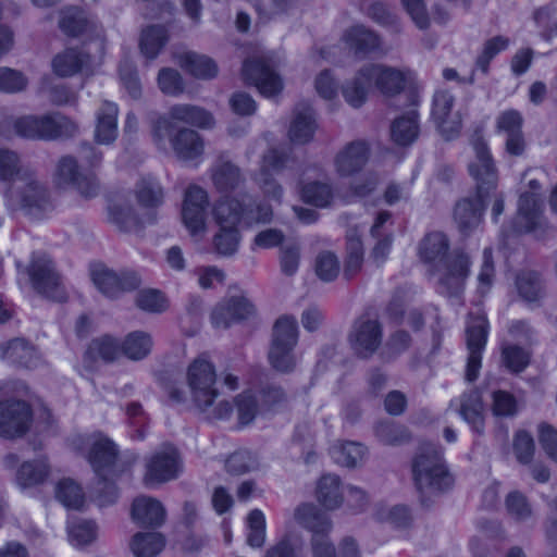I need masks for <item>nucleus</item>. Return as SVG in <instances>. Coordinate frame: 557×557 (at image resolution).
<instances>
[{
	"mask_svg": "<svg viewBox=\"0 0 557 557\" xmlns=\"http://www.w3.org/2000/svg\"><path fill=\"white\" fill-rule=\"evenodd\" d=\"M449 242L442 232L424 236L419 245V256L425 263L442 265L437 292L447 297H459L470 274V259L461 251L448 255Z\"/></svg>",
	"mask_w": 557,
	"mask_h": 557,
	"instance_id": "obj_1",
	"label": "nucleus"
},
{
	"mask_svg": "<svg viewBox=\"0 0 557 557\" xmlns=\"http://www.w3.org/2000/svg\"><path fill=\"white\" fill-rule=\"evenodd\" d=\"M216 373L212 362L207 356L196 358L187 369V383L195 406L210 420L228 419L233 412V406L228 400H220L215 388Z\"/></svg>",
	"mask_w": 557,
	"mask_h": 557,
	"instance_id": "obj_2",
	"label": "nucleus"
},
{
	"mask_svg": "<svg viewBox=\"0 0 557 557\" xmlns=\"http://www.w3.org/2000/svg\"><path fill=\"white\" fill-rule=\"evenodd\" d=\"M412 473L422 503L449 490L454 483L444 462L442 448L434 444L420 447L412 463Z\"/></svg>",
	"mask_w": 557,
	"mask_h": 557,
	"instance_id": "obj_3",
	"label": "nucleus"
},
{
	"mask_svg": "<svg viewBox=\"0 0 557 557\" xmlns=\"http://www.w3.org/2000/svg\"><path fill=\"white\" fill-rule=\"evenodd\" d=\"M116 457L117 448L111 440L102 435L94 437L88 460L99 478L97 496L99 506L111 505L117 499V488L113 483V479L119 475L115 469Z\"/></svg>",
	"mask_w": 557,
	"mask_h": 557,
	"instance_id": "obj_4",
	"label": "nucleus"
},
{
	"mask_svg": "<svg viewBox=\"0 0 557 557\" xmlns=\"http://www.w3.org/2000/svg\"><path fill=\"white\" fill-rule=\"evenodd\" d=\"M16 135L27 139L57 140L74 137L78 125L62 113L25 115L13 122Z\"/></svg>",
	"mask_w": 557,
	"mask_h": 557,
	"instance_id": "obj_5",
	"label": "nucleus"
},
{
	"mask_svg": "<svg viewBox=\"0 0 557 557\" xmlns=\"http://www.w3.org/2000/svg\"><path fill=\"white\" fill-rule=\"evenodd\" d=\"M298 342V325L293 317L278 318L273 326L272 344L269 350L271 366L280 372L294 370L296 359L294 348Z\"/></svg>",
	"mask_w": 557,
	"mask_h": 557,
	"instance_id": "obj_6",
	"label": "nucleus"
},
{
	"mask_svg": "<svg viewBox=\"0 0 557 557\" xmlns=\"http://www.w3.org/2000/svg\"><path fill=\"white\" fill-rule=\"evenodd\" d=\"M183 469L177 448L165 444L145 458L143 483L152 487L175 480Z\"/></svg>",
	"mask_w": 557,
	"mask_h": 557,
	"instance_id": "obj_7",
	"label": "nucleus"
},
{
	"mask_svg": "<svg viewBox=\"0 0 557 557\" xmlns=\"http://www.w3.org/2000/svg\"><path fill=\"white\" fill-rule=\"evenodd\" d=\"M383 324L370 314L357 318L348 333V344L354 355L360 359H370L383 343Z\"/></svg>",
	"mask_w": 557,
	"mask_h": 557,
	"instance_id": "obj_8",
	"label": "nucleus"
},
{
	"mask_svg": "<svg viewBox=\"0 0 557 557\" xmlns=\"http://www.w3.org/2000/svg\"><path fill=\"white\" fill-rule=\"evenodd\" d=\"M474 158L468 164L470 176L475 182L478 196L488 198L493 190L497 189L498 171L486 141L476 136L472 140Z\"/></svg>",
	"mask_w": 557,
	"mask_h": 557,
	"instance_id": "obj_9",
	"label": "nucleus"
},
{
	"mask_svg": "<svg viewBox=\"0 0 557 557\" xmlns=\"http://www.w3.org/2000/svg\"><path fill=\"white\" fill-rule=\"evenodd\" d=\"M28 274L38 294L54 301L65 300L66 293L62 278L55 270L54 262L46 253H33Z\"/></svg>",
	"mask_w": 557,
	"mask_h": 557,
	"instance_id": "obj_10",
	"label": "nucleus"
},
{
	"mask_svg": "<svg viewBox=\"0 0 557 557\" xmlns=\"http://www.w3.org/2000/svg\"><path fill=\"white\" fill-rule=\"evenodd\" d=\"M53 182L60 188H75L86 199L96 197L99 191V183L96 176L91 173L83 172L77 160L69 154L58 160L53 173Z\"/></svg>",
	"mask_w": 557,
	"mask_h": 557,
	"instance_id": "obj_11",
	"label": "nucleus"
},
{
	"mask_svg": "<svg viewBox=\"0 0 557 557\" xmlns=\"http://www.w3.org/2000/svg\"><path fill=\"white\" fill-rule=\"evenodd\" d=\"M208 205L209 196L205 188L195 184L186 188L181 216L185 228L196 240L206 234Z\"/></svg>",
	"mask_w": 557,
	"mask_h": 557,
	"instance_id": "obj_12",
	"label": "nucleus"
},
{
	"mask_svg": "<svg viewBox=\"0 0 557 557\" xmlns=\"http://www.w3.org/2000/svg\"><path fill=\"white\" fill-rule=\"evenodd\" d=\"M11 196L20 209L33 218H40L53 209L50 191L36 178L35 172L16 185L11 190Z\"/></svg>",
	"mask_w": 557,
	"mask_h": 557,
	"instance_id": "obj_13",
	"label": "nucleus"
},
{
	"mask_svg": "<svg viewBox=\"0 0 557 557\" xmlns=\"http://www.w3.org/2000/svg\"><path fill=\"white\" fill-rule=\"evenodd\" d=\"M243 76L267 98L278 95L283 89L282 78L265 57L247 59L243 64Z\"/></svg>",
	"mask_w": 557,
	"mask_h": 557,
	"instance_id": "obj_14",
	"label": "nucleus"
},
{
	"mask_svg": "<svg viewBox=\"0 0 557 557\" xmlns=\"http://www.w3.org/2000/svg\"><path fill=\"white\" fill-rule=\"evenodd\" d=\"M174 122L199 128H210L214 125V119L210 112L197 106L182 103L171 107L166 116L156 121L154 135L169 134L175 128Z\"/></svg>",
	"mask_w": 557,
	"mask_h": 557,
	"instance_id": "obj_15",
	"label": "nucleus"
},
{
	"mask_svg": "<svg viewBox=\"0 0 557 557\" xmlns=\"http://www.w3.org/2000/svg\"><path fill=\"white\" fill-rule=\"evenodd\" d=\"M33 423V410L24 400L0 401V436L15 438L25 435Z\"/></svg>",
	"mask_w": 557,
	"mask_h": 557,
	"instance_id": "obj_16",
	"label": "nucleus"
},
{
	"mask_svg": "<svg viewBox=\"0 0 557 557\" xmlns=\"http://www.w3.org/2000/svg\"><path fill=\"white\" fill-rule=\"evenodd\" d=\"M487 338V321L483 314H470L467 326V346L469 350L466 380L473 382L478 379L481 363L482 351Z\"/></svg>",
	"mask_w": 557,
	"mask_h": 557,
	"instance_id": "obj_17",
	"label": "nucleus"
},
{
	"mask_svg": "<svg viewBox=\"0 0 557 557\" xmlns=\"http://www.w3.org/2000/svg\"><path fill=\"white\" fill-rule=\"evenodd\" d=\"M455 97L447 90H438L433 96L432 119L441 135L446 139H453L461 131V116L454 111Z\"/></svg>",
	"mask_w": 557,
	"mask_h": 557,
	"instance_id": "obj_18",
	"label": "nucleus"
},
{
	"mask_svg": "<svg viewBox=\"0 0 557 557\" xmlns=\"http://www.w3.org/2000/svg\"><path fill=\"white\" fill-rule=\"evenodd\" d=\"M91 277L96 287L109 298H116L140 285V278L135 272L122 271L117 273L104 265L94 268Z\"/></svg>",
	"mask_w": 557,
	"mask_h": 557,
	"instance_id": "obj_19",
	"label": "nucleus"
},
{
	"mask_svg": "<svg viewBox=\"0 0 557 557\" xmlns=\"http://www.w3.org/2000/svg\"><path fill=\"white\" fill-rule=\"evenodd\" d=\"M210 180L220 194H230L246 182L242 169L234 163L227 153H220L209 169Z\"/></svg>",
	"mask_w": 557,
	"mask_h": 557,
	"instance_id": "obj_20",
	"label": "nucleus"
},
{
	"mask_svg": "<svg viewBox=\"0 0 557 557\" xmlns=\"http://www.w3.org/2000/svg\"><path fill=\"white\" fill-rule=\"evenodd\" d=\"M158 139L169 136L175 156L183 161L200 159L205 152V141L200 134L194 129L182 127L169 134L154 135Z\"/></svg>",
	"mask_w": 557,
	"mask_h": 557,
	"instance_id": "obj_21",
	"label": "nucleus"
},
{
	"mask_svg": "<svg viewBox=\"0 0 557 557\" xmlns=\"http://www.w3.org/2000/svg\"><path fill=\"white\" fill-rule=\"evenodd\" d=\"M370 156L369 146L362 140L345 145L334 158L335 172L341 177H349L359 173L367 164Z\"/></svg>",
	"mask_w": 557,
	"mask_h": 557,
	"instance_id": "obj_22",
	"label": "nucleus"
},
{
	"mask_svg": "<svg viewBox=\"0 0 557 557\" xmlns=\"http://www.w3.org/2000/svg\"><path fill=\"white\" fill-rule=\"evenodd\" d=\"M456 401L458 404L457 412L462 420L470 425L473 432L479 435L484 434L485 412L482 394L478 389H470L462 393ZM454 404L455 400H451L450 407Z\"/></svg>",
	"mask_w": 557,
	"mask_h": 557,
	"instance_id": "obj_23",
	"label": "nucleus"
},
{
	"mask_svg": "<svg viewBox=\"0 0 557 557\" xmlns=\"http://www.w3.org/2000/svg\"><path fill=\"white\" fill-rule=\"evenodd\" d=\"M542 201L535 193L522 194L518 201V212L513 228L518 233L533 232L543 226Z\"/></svg>",
	"mask_w": 557,
	"mask_h": 557,
	"instance_id": "obj_24",
	"label": "nucleus"
},
{
	"mask_svg": "<svg viewBox=\"0 0 557 557\" xmlns=\"http://www.w3.org/2000/svg\"><path fill=\"white\" fill-rule=\"evenodd\" d=\"M132 518L140 527L156 529L164 523L166 510L157 498L141 495L133 502Z\"/></svg>",
	"mask_w": 557,
	"mask_h": 557,
	"instance_id": "obj_25",
	"label": "nucleus"
},
{
	"mask_svg": "<svg viewBox=\"0 0 557 557\" xmlns=\"http://www.w3.org/2000/svg\"><path fill=\"white\" fill-rule=\"evenodd\" d=\"M366 70L370 71L372 83L385 96L397 95L405 88L406 73L400 69L369 63Z\"/></svg>",
	"mask_w": 557,
	"mask_h": 557,
	"instance_id": "obj_26",
	"label": "nucleus"
},
{
	"mask_svg": "<svg viewBox=\"0 0 557 557\" xmlns=\"http://www.w3.org/2000/svg\"><path fill=\"white\" fill-rule=\"evenodd\" d=\"M486 199L487 198L481 199L476 194L473 199L466 198L456 205L454 220L461 234L469 235L480 225L485 210Z\"/></svg>",
	"mask_w": 557,
	"mask_h": 557,
	"instance_id": "obj_27",
	"label": "nucleus"
},
{
	"mask_svg": "<svg viewBox=\"0 0 557 557\" xmlns=\"http://www.w3.org/2000/svg\"><path fill=\"white\" fill-rule=\"evenodd\" d=\"M59 26L67 36L76 37L83 33L100 36L102 27L94 18H89L85 11L75 8H64L60 12Z\"/></svg>",
	"mask_w": 557,
	"mask_h": 557,
	"instance_id": "obj_28",
	"label": "nucleus"
},
{
	"mask_svg": "<svg viewBox=\"0 0 557 557\" xmlns=\"http://www.w3.org/2000/svg\"><path fill=\"white\" fill-rule=\"evenodd\" d=\"M315 129V115L311 106L307 102L298 103L288 131L290 141L306 144L312 139Z\"/></svg>",
	"mask_w": 557,
	"mask_h": 557,
	"instance_id": "obj_29",
	"label": "nucleus"
},
{
	"mask_svg": "<svg viewBox=\"0 0 557 557\" xmlns=\"http://www.w3.org/2000/svg\"><path fill=\"white\" fill-rule=\"evenodd\" d=\"M117 106L103 101L96 113L95 140L100 145H110L117 137Z\"/></svg>",
	"mask_w": 557,
	"mask_h": 557,
	"instance_id": "obj_30",
	"label": "nucleus"
},
{
	"mask_svg": "<svg viewBox=\"0 0 557 557\" xmlns=\"http://www.w3.org/2000/svg\"><path fill=\"white\" fill-rule=\"evenodd\" d=\"M372 86L370 71H367L363 65L352 78L342 85V95L350 107L358 109L366 103Z\"/></svg>",
	"mask_w": 557,
	"mask_h": 557,
	"instance_id": "obj_31",
	"label": "nucleus"
},
{
	"mask_svg": "<svg viewBox=\"0 0 557 557\" xmlns=\"http://www.w3.org/2000/svg\"><path fill=\"white\" fill-rule=\"evenodd\" d=\"M318 502L327 510H334L342 506L344 502L343 487L341 479L336 474H323L315 487Z\"/></svg>",
	"mask_w": 557,
	"mask_h": 557,
	"instance_id": "obj_32",
	"label": "nucleus"
},
{
	"mask_svg": "<svg viewBox=\"0 0 557 557\" xmlns=\"http://www.w3.org/2000/svg\"><path fill=\"white\" fill-rule=\"evenodd\" d=\"M109 219L120 231L126 233L138 232L146 223L136 214L134 208L127 203H117L110 207ZM154 220V216L151 214L147 216V223H153Z\"/></svg>",
	"mask_w": 557,
	"mask_h": 557,
	"instance_id": "obj_33",
	"label": "nucleus"
},
{
	"mask_svg": "<svg viewBox=\"0 0 557 557\" xmlns=\"http://www.w3.org/2000/svg\"><path fill=\"white\" fill-rule=\"evenodd\" d=\"M34 171L24 166L18 154L10 149H0V180L14 182L15 186L32 176Z\"/></svg>",
	"mask_w": 557,
	"mask_h": 557,
	"instance_id": "obj_34",
	"label": "nucleus"
},
{
	"mask_svg": "<svg viewBox=\"0 0 557 557\" xmlns=\"http://www.w3.org/2000/svg\"><path fill=\"white\" fill-rule=\"evenodd\" d=\"M344 40L356 54H368L381 45L379 36L363 25H355L347 29Z\"/></svg>",
	"mask_w": 557,
	"mask_h": 557,
	"instance_id": "obj_35",
	"label": "nucleus"
},
{
	"mask_svg": "<svg viewBox=\"0 0 557 557\" xmlns=\"http://www.w3.org/2000/svg\"><path fill=\"white\" fill-rule=\"evenodd\" d=\"M1 358L14 364L33 368L37 364L38 354L29 343L15 338L1 347Z\"/></svg>",
	"mask_w": 557,
	"mask_h": 557,
	"instance_id": "obj_36",
	"label": "nucleus"
},
{
	"mask_svg": "<svg viewBox=\"0 0 557 557\" xmlns=\"http://www.w3.org/2000/svg\"><path fill=\"white\" fill-rule=\"evenodd\" d=\"M213 216L219 226L237 227L243 223V200L222 196L213 207Z\"/></svg>",
	"mask_w": 557,
	"mask_h": 557,
	"instance_id": "obj_37",
	"label": "nucleus"
},
{
	"mask_svg": "<svg viewBox=\"0 0 557 557\" xmlns=\"http://www.w3.org/2000/svg\"><path fill=\"white\" fill-rule=\"evenodd\" d=\"M122 354V344L116 338L104 335L90 342L85 352V359L90 362L98 360L113 362Z\"/></svg>",
	"mask_w": 557,
	"mask_h": 557,
	"instance_id": "obj_38",
	"label": "nucleus"
},
{
	"mask_svg": "<svg viewBox=\"0 0 557 557\" xmlns=\"http://www.w3.org/2000/svg\"><path fill=\"white\" fill-rule=\"evenodd\" d=\"M134 191L137 202L147 209H156L164 201V191L160 182L150 175L140 177Z\"/></svg>",
	"mask_w": 557,
	"mask_h": 557,
	"instance_id": "obj_39",
	"label": "nucleus"
},
{
	"mask_svg": "<svg viewBox=\"0 0 557 557\" xmlns=\"http://www.w3.org/2000/svg\"><path fill=\"white\" fill-rule=\"evenodd\" d=\"M295 520L312 532V535L319 533H329L332 529L330 519L321 513L312 504H301L295 509Z\"/></svg>",
	"mask_w": 557,
	"mask_h": 557,
	"instance_id": "obj_40",
	"label": "nucleus"
},
{
	"mask_svg": "<svg viewBox=\"0 0 557 557\" xmlns=\"http://www.w3.org/2000/svg\"><path fill=\"white\" fill-rule=\"evenodd\" d=\"M50 474V467L45 458L25 461L16 472V483L22 488L42 484Z\"/></svg>",
	"mask_w": 557,
	"mask_h": 557,
	"instance_id": "obj_41",
	"label": "nucleus"
},
{
	"mask_svg": "<svg viewBox=\"0 0 557 557\" xmlns=\"http://www.w3.org/2000/svg\"><path fill=\"white\" fill-rule=\"evenodd\" d=\"M178 64L197 78L210 79L218 74V65L211 58L196 52H184L180 54Z\"/></svg>",
	"mask_w": 557,
	"mask_h": 557,
	"instance_id": "obj_42",
	"label": "nucleus"
},
{
	"mask_svg": "<svg viewBox=\"0 0 557 557\" xmlns=\"http://www.w3.org/2000/svg\"><path fill=\"white\" fill-rule=\"evenodd\" d=\"M392 139L399 146L411 145L419 135L418 112L410 110L396 119L391 127Z\"/></svg>",
	"mask_w": 557,
	"mask_h": 557,
	"instance_id": "obj_43",
	"label": "nucleus"
},
{
	"mask_svg": "<svg viewBox=\"0 0 557 557\" xmlns=\"http://www.w3.org/2000/svg\"><path fill=\"white\" fill-rule=\"evenodd\" d=\"M165 546V537L159 532H138L129 544L136 557H156Z\"/></svg>",
	"mask_w": 557,
	"mask_h": 557,
	"instance_id": "obj_44",
	"label": "nucleus"
},
{
	"mask_svg": "<svg viewBox=\"0 0 557 557\" xmlns=\"http://www.w3.org/2000/svg\"><path fill=\"white\" fill-rule=\"evenodd\" d=\"M347 256L344 264V276L348 280L356 276L363 263V245L356 230L347 232Z\"/></svg>",
	"mask_w": 557,
	"mask_h": 557,
	"instance_id": "obj_45",
	"label": "nucleus"
},
{
	"mask_svg": "<svg viewBox=\"0 0 557 557\" xmlns=\"http://www.w3.org/2000/svg\"><path fill=\"white\" fill-rule=\"evenodd\" d=\"M391 214L386 211L380 212L371 227V235L377 238L375 246L372 249L371 258L377 265H382L391 251L393 238L391 235H384L381 232L383 225L389 220Z\"/></svg>",
	"mask_w": 557,
	"mask_h": 557,
	"instance_id": "obj_46",
	"label": "nucleus"
},
{
	"mask_svg": "<svg viewBox=\"0 0 557 557\" xmlns=\"http://www.w3.org/2000/svg\"><path fill=\"white\" fill-rule=\"evenodd\" d=\"M87 61V55L76 49H66L52 60L53 72L61 77L76 74Z\"/></svg>",
	"mask_w": 557,
	"mask_h": 557,
	"instance_id": "obj_47",
	"label": "nucleus"
},
{
	"mask_svg": "<svg viewBox=\"0 0 557 557\" xmlns=\"http://www.w3.org/2000/svg\"><path fill=\"white\" fill-rule=\"evenodd\" d=\"M151 336L143 331H135L126 335L122 343L123 355L128 359L138 361L145 359L152 348Z\"/></svg>",
	"mask_w": 557,
	"mask_h": 557,
	"instance_id": "obj_48",
	"label": "nucleus"
},
{
	"mask_svg": "<svg viewBox=\"0 0 557 557\" xmlns=\"http://www.w3.org/2000/svg\"><path fill=\"white\" fill-rule=\"evenodd\" d=\"M333 460L343 467L355 468L364 460L366 448L359 443L346 442L331 448Z\"/></svg>",
	"mask_w": 557,
	"mask_h": 557,
	"instance_id": "obj_49",
	"label": "nucleus"
},
{
	"mask_svg": "<svg viewBox=\"0 0 557 557\" xmlns=\"http://www.w3.org/2000/svg\"><path fill=\"white\" fill-rule=\"evenodd\" d=\"M57 499L66 508L81 509L85 502L82 487L72 479H62L55 486Z\"/></svg>",
	"mask_w": 557,
	"mask_h": 557,
	"instance_id": "obj_50",
	"label": "nucleus"
},
{
	"mask_svg": "<svg viewBox=\"0 0 557 557\" xmlns=\"http://www.w3.org/2000/svg\"><path fill=\"white\" fill-rule=\"evenodd\" d=\"M168 40L163 26H149L143 30L139 47L148 59H154Z\"/></svg>",
	"mask_w": 557,
	"mask_h": 557,
	"instance_id": "obj_51",
	"label": "nucleus"
},
{
	"mask_svg": "<svg viewBox=\"0 0 557 557\" xmlns=\"http://www.w3.org/2000/svg\"><path fill=\"white\" fill-rule=\"evenodd\" d=\"M294 161L292 152L287 148H270L262 156L258 172L280 173Z\"/></svg>",
	"mask_w": 557,
	"mask_h": 557,
	"instance_id": "obj_52",
	"label": "nucleus"
},
{
	"mask_svg": "<svg viewBox=\"0 0 557 557\" xmlns=\"http://www.w3.org/2000/svg\"><path fill=\"white\" fill-rule=\"evenodd\" d=\"M273 218L272 207L262 201H245L243 199V224L252 226L255 224L270 223Z\"/></svg>",
	"mask_w": 557,
	"mask_h": 557,
	"instance_id": "obj_53",
	"label": "nucleus"
},
{
	"mask_svg": "<svg viewBox=\"0 0 557 557\" xmlns=\"http://www.w3.org/2000/svg\"><path fill=\"white\" fill-rule=\"evenodd\" d=\"M295 7L296 0H261L255 3V9L262 23L288 15Z\"/></svg>",
	"mask_w": 557,
	"mask_h": 557,
	"instance_id": "obj_54",
	"label": "nucleus"
},
{
	"mask_svg": "<svg viewBox=\"0 0 557 557\" xmlns=\"http://www.w3.org/2000/svg\"><path fill=\"white\" fill-rule=\"evenodd\" d=\"M265 539V517L260 509H253L247 517V544L252 548H261Z\"/></svg>",
	"mask_w": 557,
	"mask_h": 557,
	"instance_id": "obj_55",
	"label": "nucleus"
},
{
	"mask_svg": "<svg viewBox=\"0 0 557 557\" xmlns=\"http://www.w3.org/2000/svg\"><path fill=\"white\" fill-rule=\"evenodd\" d=\"M492 413L497 418H513L519 412V403L509 392L498 389L492 393Z\"/></svg>",
	"mask_w": 557,
	"mask_h": 557,
	"instance_id": "obj_56",
	"label": "nucleus"
},
{
	"mask_svg": "<svg viewBox=\"0 0 557 557\" xmlns=\"http://www.w3.org/2000/svg\"><path fill=\"white\" fill-rule=\"evenodd\" d=\"M375 436L385 445H400L409 440L408 430L392 421H381L375 424Z\"/></svg>",
	"mask_w": 557,
	"mask_h": 557,
	"instance_id": "obj_57",
	"label": "nucleus"
},
{
	"mask_svg": "<svg viewBox=\"0 0 557 557\" xmlns=\"http://www.w3.org/2000/svg\"><path fill=\"white\" fill-rule=\"evenodd\" d=\"M70 542L77 547L92 543L97 536V527L89 520H78L67 525Z\"/></svg>",
	"mask_w": 557,
	"mask_h": 557,
	"instance_id": "obj_58",
	"label": "nucleus"
},
{
	"mask_svg": "<svg viewBox=\"0 0 557 557\" xmlns=\"http://www.w3.org/2000/svg\"><path fill=\"white\" fill-rule=\"evenodd\" d=\"M502 362L511 373H520L530 362V352L517 345H505L502 349Z\"/></svg>",
	"mask_w": 557,
	"mask_h": 557,
	"instance_id": "obj_59",
	"label": "nucleus"
},
{
	"mask_svg": "<svg viewBox=\"0 0 557 557\" xmlns=\"http://www.w3.org/2000/svg\"><path fill=\"white\" fill-rule=\"evenodd\" d=\"M240 234L237 227L220 226L215 234L213 245L218 253L222 256L234 255L239 246Z\"/></svg>",
	"mask_w": 557,
	"mask_h": 557,
	"instance_id": "obj_60",
	"label": "nucleus"
},
{
	"mask_svg": "<svg viewBox=\"0 0 557 557\" xmlns=\"http://www.w3.org/2000/svg\"><path fill=\"white\" fill-rule=\"evenodd\" d=\"M339 261L335 253L331 251L320 252L314 262L315 274L323 282H332L339 274Z\"/></svg>",
	"mask_w": 557,
	"mask_h": 557,
	"instance_id": "obj_61",
	"label": "nucleus"
},
{
	"mask_svg": "<svg viewBox=\"0 0 557 557\" xmlns=\"http://www.w3.org/2000/svg\"><path fill=\"white\" fill-rule=\"evenodd\" d=\"M302 199L315 207H326L330 205L333 191L327 183L311 182L302 187Z\"/></svg>",
	"mask_w": 557,
	"mask_h": 557,
	"instance_id": "obj_62",
	"label": "nucleus"
},
{
	"mask_svg": "<svg viewBox=\"0 0 557 557\" xmlns=\"http://www.w3.org/2000/svg\"><path fill=\"white\" fill-rule=\"evenodd\" d=\"M517 288L519 295L527 301H535L542 293L540 277L534 272H524L517 276Z\"/></svg>",
	"mask_w": 557,
	"mask_h": 557,
	"instance_id": "obj_63",
	"label": "nucleus"
},
{
	"mask_svg": "<svg viewBox=\"0 0 557 557\" xmlns=\"http://www.w3.org/2000/svg\"><path fill=\"white\" fill-rule=\"evenodd\" d=\"M236 407L240 424L250 423L263 409L256 396L249 392H244L236 397Z\"/></svg>",
	"mask_w": 557,
	"mask_h": 557,
	"instance_id": "obj_64",
	"label": "nucleus"
}]
</instances>
